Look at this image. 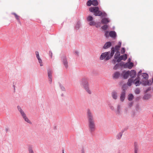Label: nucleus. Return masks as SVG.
Segmentation results:
<instances>
[{
	"mask_svg": "<svg viewBox=\"0 0 153 153\" xmlns=\"http://www.w3.org/2000/svg\"><path fill=\"white\" fill-rule=\"evenodd\" d=\"M120 112V106L119 105H117V110L116 111V113L117 114H119Z\"/></svg>",
	"mask_w": 153,
	"mask_h": 153,
	"instance_id": "aec40b11",
	"label": "nucleus"
},
{
	"mask_svg": "<svg viewBox=\"0 0 153 153\" xmlns=\"http://www.w3.org/2000/svg\"><path fill=\"white\" fill-rule=\"evenodd\" d=\"M93 19V18L91 16H88L87 18V19L88 21H92Z\"/></svg>",
	"mask_w": 153,
	"mask_h": 153,
	"instance_id": "c85d7f7f",
	"label": "nucleus"
},
{
	"mask_svg": "<svg viewBox=\"0 0 153 153\" xmlns=\"http://www.w3.org/2000/svg\"><path fill=\"white\" fill-rule=\"evenodd\" d=\"M108 28V26L106 25H104L102 27V29L104 30H105L107 29Z\"/></svg>",
	"mask_w": 153,
	"mask_h": 153,
	"instance_id": "473e14b6",
	"label": "nucleus"
},
{
	"mask_svg": "<svg viewBox=\"0 0 153 153\" xmlns=\"http://www.w3.org/2000/svg\"><path fill=\"white\" fill-rule=\"evenodd\" d=\"M133 80L132 79H130L128 80V82H127V84L129 86H130L131 85L132 83L133 82Z\"/></svg>",
	"mask_w": 153,
	"mask_h": 153,
	"instance_id": "4be33fe9",
	"label": "nucleus"
},
{
	"mask_svg": "<svg viewBox=\"0 0 153 153\" xmlns=\"http://www.w3.org/2000/svg\"><path fill=\"white\" fill-rule=\"evenodd\" d=\"M81 84L84 87L86 91L88 93L90 94H91V92L89 88L88 82L86 79H82L81 81Z\"/></svg>",
	"mask_w": 153,
	"mask_h": 153,
	"instance_id": "20e7f679",
	"label": "nucleus"
},
{
	"mask_svg": "<svg viewBox=\"0 0 153 153\" xmlns=\"http://www.w3.org/2000/svg\"><path fill=\"white\" fill-rule=\"evenodd\" d=\"M111 46V43L110 42H107L104 45L103 48L104 49H107Z\"/></svg>",
	"mask_w": 153,
	"mask_h": 153,
	"instance_id": "9b49d317",
	"label": "nucleus"
},
{
	"mask_svg": "<svg viewBox=\"0 0 153 153\" xmlns=\"http://www.w3.org/2000/svg\"><path fill=\"white\" fill-rule=\"evenodd\" d=\"M125 98V92L123 91L121 93L120 96V100L121 101L123 102Z\"/></svg>",
	"mask_w": 153,
	"mask_h": 153,
	"instance_id": "0eeeda50",
	"label": "nucleus"
},
{
	"mask_svg": "<svg viewBox=\"0 0 153 153\" xmlns=\"http://www.w3.org/2000/svg\"><path fill=\"white\" fill-rule=\"evenodd\" d=\"M129 74L131 77L132 78L136 76V72L135 71L131 70Z\"/></svg>",
	"mask_w": 153,
	"mask_h": 153,
	"instance_id": "6e6552de",
	"label": "nucleus"
},
{
	"mask_svg": "<svg viewBox=\"0 0 153 153\" xmlns=\"http://www.w3.org/2000/svg\"><path fill=\"white\" fill-rule=\"evenodd\" d=\"M125 50L124 48H123L121 50V53H125Z\"/></svg>",
	"mask_w": 153,
	"mask_h": 153,
	"instance_id": "37998d69",
	"label": "nucleus"
},
{
	"mask_svg": "<svg viewBox=\"0 0 153 153\" xmlns=\"http://www.w3.org/2000/svg\"><path fill=\"white\" fill-rule=\"evenodd\" d=\"M128 63H126L124 65V67L125 68H128Z\"/></svg>",
	"mask_w": 153,
	"mask_h": 153,
	"instance_id": "79ce46f5",
	"label": "nucleus"
},
{
	"mask_svg": "<svg viewBox=\"0 0 153 153\" xmlns=\"http://www.w3.org/2000/svg\"><path fill=\"white\" fill-rule=\"evenodd\" d=\"M109 22V21L108 20V19L106 18H103L101 20V22L103 24H106Z\"/></svg>",
	"mask_w": 153,
	"mask_h": 153,
	"instance_id": "4468645a",
	"label": "nucleus"
},
{
	"mask_svg": "<svg viewBox=\"0 0 153 153\" xmlns=\"http://www.w3.org/2000/svg\"><path fill=\"white\" fill-rule=\"evenodd\" d=\"M92 5L94 6H97L98 5V2L97 0H93L92 1Z\"/></svg>",
	"mask_w": 153,
	"mask_h": 153,
	"instance_id": "a211bd4d",
	"label": "nucleus"
},
{
	"mask_svg": "<svg viewBox=\"0 0 153 153\" xmlns=\"http://www.w3.org/2000/svg\"><path fill=\"white\" fill-rule=\"evenodd\" d=\"M108 105L109 107L112 110H113L114 109V108L113 105H112L111 104H108Z\"/></svg>",
	"mask_w": 153,
	"mask_h": 153,
	"instance_id": "4c0bfd02",
	"label": "nucleus"
},
{
	"mask_svg": "<svg viewBox=\"0 0 153 153\" xmlns=\"http://www.w3.org/2000/svg\"><path fill=\"white\" fill-rule=\"evenodd\" d=\"M123 91H124L125 90L127 87V85L124 84L123 86Z\"/></svg>",
	"mask_w": 153,
	"mask_h": 153,
	"instance_id": "58836bf2",
	"label": "nucleus"
},
{
	"mask_svg": "<svg viewBox=\"0 0 153 153\" xmlns=\"http://www.w3.org/2000/svg\"><path fill=\"white\" fill-rule=\"evenodd\" d=\"M121 59H122V60H126L127 58V56L126 54H125L123 55L120 56Z\"/></svg>",
	"mask_w": 153,
	"mask_h": 153,
	"instance_id": "6ab92c4d",
	"label": "nucleus"
},
{
	"mask_svg": "<svg viewBox=\"0 0 153 153\" xmlns=\"http://www.w3.org/2000/svg\"><path fill=\"white\" fill-rule=\"evenodd\" d=\"M63 151H64V150H63V153H64V152H63Z\"/></svg>",
	"mask_w": 153,
	"mask_h": 153,
	"instance_id": "864d4df0",
	"label": "nucleus"
},
{
	"mask_svg": "<svg viewBox=\"0 0 153 153\" xmlns=\"http://www.w3.org/2000/svg\"><path fill=\"white\" fill-rule=\"evenodd\" d=\"M142 76L143 78L145 79H147L148 77V75L146 73H143L142 75Z\"/></svg>",
	"mask_w": 153,
	"mask_h": 153,
	"instance_id": "a878e982",
	"label": "nucleus"
},
{
	"mask_svg": "<svg viewBox=\"0 0 153 153\" xmlns=\"http://www.w3.org/2000/svg\"><path fill=\"white\" fill-rule=\"evenodd\" d=\"M35 53L36 56V57L38 59H40L39 54V52L38 51H36L35 52Z\"/></svg>",
	"mask_w": 153,
	"mask_h": 153,
	"instance_id": "72a5a7b5",
	"label": "nucleus"
},
{
	"mask_svg": "<svg viewBox=\"0 0 153 153\" xmlns=\"http://www.w3.org/2000/svg\"><path fill=\"white\" fill-rule=\"evenodd\" d=\"M134 82L136 86H139L141 82L140 83L139 80L138 79H136L134 81Z\"/></svg>",
	"mask_w": 153,
	"mask_h": 153,
	"instance_id": "412c9836",
	"label": "nucleus"
},
{
	"mask_svg": "<svg viewBox=\"0 0 153 153\" xmlns=\"http://www.w3.org/2000/svg\"><path fill=\"white\" fill-rule=\"evenodd\" d=\"M114 50H113L112 51H111L110 55H109L110 52H107L102 53L100 57V59L102 60L105 59L106 60H109L113 56L114 54Z\"/></svg>",
	"mask_w": 153,
	"mask_h": 153,
	"instance_id": "f03ea898",
	"label": "nucleus"
},
{
	"mask_svg": "<svg viewBox=\"0 0 153 153\" xmlns=\"http://www.w3.org/2000/svg\"><path fill=\"white\" fill-rule=\"evenodd\" d=\"M6 131H7L8 130V129L7 128H6Z\"/></svg>",
	"mask_w": 153,
	"mask_h": 153,
	"instance_id": "3c124183",
	"label": "nucleus"
},
{
	"mask_svg": "<svg viewBox=\"0 0 153 153\" xmlns=\"http://www.w3.org/2000/svg\"><path fill=\"white\" fill-rule=\"evenodd\" d=\"M134 96L132 94H130L128 95V100L129 101L132 100L133 99Z\"/></svg>",
	"mask_w": 153,
	"mask_h": 153,
	"instance_id": "5701e85b",
	"label": "nucleus"
},
{
	"mask_svg": "<svg viewBox=\"0 0 153 153\" xmlns=\"http://www.w3.org/2000/svg\"><path fill=\"white\" fill-rule=\"evenodd\" d=\"M63 63H64V65H65V67L66 68H67L68 67V62L66 60V58L64 56L62 58V59Z\"/></svg>",
	"mask_w": 153,
	"mask_h": 153,
	"instance_id": "f8f14e48",
	"label": "nucleus"
},
{
	"mask_svg": "<svg viewBox=\"0 0 153 153\" xmlns=\"http://www.w3.org/2000/svg\"><path fill=\"white\" fill-rule=\"evenodd\" d=\"M12 14L15 16V18L18 21H19V16L18 15L15 13H12Z\"/></svg>",
	"mask_w": 153,
	"mask_h": 153,
	"instance_id": "bb28decb",
	"label": "nucleus"
},
{
	"mask_svg": "<svg viewBox=\"0 0 153 153\" xmlns=\"http://www.w3.org/2000/svg\"><path fill=\"white\" fill-rule=\"evenodd\" d=\"M118 66V65H116L114 67V69H116V67H117V66Z\"/></svg>",
	"mask_w": 153,
	"mask_h": 153,
	"instance_id": "09e8293b",
	"label": "nucleus"
},
{
	"mask_svg": "<svg viewBox=\"0 0 153 153\" xmlns=\"http://www.w3.org/2000/svg\"><path fill=\"white\" fill-rule=\"evenodd\" d=\"M133 66V63L132 62H130V63H128V68L129 69H131L132 68Z\"/></svg>",
	"mask_w": 153,
	"mask_h": 153,
	"instance_id": "cd10ccee",
	"label": "nucleus"
},
{
	"mask_svg": "<svg viewBox=\"0 0 153 153\" xmlns=\"http://www.w3.org/2000/svg\"><path fill=\"white\" fill-rule=\"evenodd\" d=\"M130 73L129 71H124L123 73V77L124 78L126 79L128 77Z\"/></svg>",
	"mask_w": 153,
	"mask_h": 153,
	"instance_id": "9d476101",
	"label": "nucleus"
},
{
	"mask_svg": "<svg viewBox=\"0 0 153 153\" xmlns=\"http://www.w3.org/2000/svg\"><path fill=\"white\" fill-rule=\"evenodd\" d=\"M140 90L138 88H137L136 89L135 91V93L136 94H138L140 93Z\"/></svg>",
	"mask_w": 153,
	"mask_h": 153,
	"instance_id": "2f4dec72",
	"label": "nucleus"
},
{
	"mask_svg": "<svg viewBox=\"0 0 153 153\" xmlns=\"http://www.w3.org/2000/svg\"><path fill=\"white\" fill-rule=\"evenodd\" d=\"M122 59H121L120 56L117 60V62H120L122 60Z\"/></svg>",
	"mask_w": 153,
	"mask_h": 153,
	"instance_id": "ea45409f",
	"label": "nucleus"
},
{
	"mask_svg": "<svg viewBox=\"0 0 153 153\" xmlns=\"http://www.w3.org/2000/svg\"><path fill=\"white\" fill-rule=\"evenodd\" d=\"M52 72L51 70L48 71V75L49 77V80L51 82H52Z\"/></svg>",
	"mask_w": 153,
	"mask_h": 153,
	"instance_id": "ddd939ff",
	"label": "nucleus"
},
{
	"mask_svg": "<svg viewBox=\"0 0 153 153\" xmlns=\"http://www.w3.org/2000/svg\"><path fill=\"white\" fill-rule=\"evenodd\" d=\"M95 22L94 21H91L89 23V25L91 26L94 25H95Z\"/></svg>",
	"mask_w": 153,
	"mask_h": 153,
	"instance_id": "e433bc0d",
	"label": "nucleus"
},
{
	"mask_svg": "<svg viewBox=\"0 0 153 153\" xmlns=\"http://www.w3.org/2000/svg\"><path fill=\"white\" fill-rule=\"evenodd\" d=\"M138 150V149L136 147L135 149L134 153H137V151Z\"/></svg>",
	"mask_w": 153,
	"mask_h": 153,
	"instance_id": "c03bdc74",
	"label": "nucleus"
},
{
	"mask_svg": "<svg viewBox=\"0 0 153 153\" xmlns=\"http://www.w3.org/2000/svg\"><path fill=\"white\" fill-rule=\"evenodd\" d=\"M120 45H116L115 47V48L112 47L111 48V51H112V50H113L112 49H113L114 50V53L115 52H117V51H119L120 48V47L121 43L120 42Z\"/></svg>",
	"mask_w": 153,
	"mask_h": 153,
	"instance_id": "423d86ee",
	"label": "nucleus"
},
{
	"mask_svg": "<svg viewBox=\"0 0 153 153\" xmlns=\"http://www.w3.org/2000/svg\"><path fill=\"white\" fill-rule=\"evenodd\" d=\"M128 61H130V59H128Z\"/></svg>",
	"mask_w": 153,
	"mask_h": 153,
	"instance_id": "8fccbe9b",
	"label": "nucleus"
},
{
	"mask_svg": "<svg viewBox=\"0 0 153 153\" xmlns=\"http://www.w3.org/2000/svg\"><path fill=\"white\" fill-rule=\"evenodd\" d=\"M151 89V88H148L146 91V92H147L148 91H149Z\"/></svg>",
	"mask_w": 153,
	"mask_h": 153,
	"instance_id": "a18cd8bd",
	"label": "nucleus"
},
{
	"mask_svg": "<svg viewBox=\"0 0 153 153\" xmlns=\"http://www.w3.org/2000/svg\"><path fill=\"white\" fill-rule=\"evenodd\" d=\"M142 72V71L140 70L138 74V76H139L140 75V74Z\"/></svg>",
	"mask_w": 153,
	"mask_h": 153,
	"instance_id": "49530a36",
	"label": "nucleus"
},
{
	"mask_svg": "<svg viewBox=\"0 0 153 153\" xmlns=\"http://www.w3.org/2000/svg\"><path fill=\"white\" fill-rule=\"evenodd\" d=\"M89 10L90 12L94 13L95 16H100L105 14V13H103L99 10V8L98 7H91L89 8Z\"/></svg>",
	"mask_w": 153,
	"mask_h": 153,
	"instance_id": "7ed1b4c3",
	"label": "nucleus"
},
{
	"mask_svg": "<svg viewBox=\"0 0 153 153\" xmlns=\"http://www.w3.org/2000/svg\"><path fill=\"white\" fill-rule=\"evenodd\" d=\"M111 96L113 99L116 100L117 98V93L115 91H113L111 93Z\"/></svg>",
	"mask_w": 153,
	"mask_h": 153,
	"instance_id": "1a4fd4ad",
	"label": "nucleus"
},
{
	"mask_svg": "<svg viewBox=\"0 0 153 153\" xmlns=\"http://www.w3.org/2000/svg\"><path fill=\"white\" fill-rule=\"evenodd\" d=\"M17 108L18 110L21 113V114L22 115L23 118L24 119L25 121L29 123H31L30 121L29 120V119L26 117L25 114L24 113V112L22 110L21 107L18 106H17Z\"/></svg>",
	"mask_w": 153,
	"mask_h": 153,
	"instance_id": "39448f33",
	"label": "nucleus"
},
{
	"mask_svg": "<svg viewBox=\"0 0 153 153\" xmlns=\"http://www.w3.org/2000/svg\"><path fill=\"white\" fill-rule=\"evenodd\" d=\"M132 105H133V103L132 102H131L129 104V106L130 107H131Z\"/></svg>",
	"mask_w": 153,
	"mask_h": 153,
	"instance_id": "de8ad7c7",
	"label": "nucleus"
},
{
	"mask_svg": "<svg viewBox=\"0 0 153 153\" xmlns=\"http://www.w3.org/2000/svg\"><path fill=\"white\" fill-rule=\"evenodd\" d=\"M152 82L151 81H147L143 82V84L145 85H150L152 84Z\"/></svg>",
	"mask_w": 153,
	"mask_h": 153,
	"instance_id": "f3484780",
	"label": "nucleus"
},
{
	"mask_svg": "<svg viewBox=\"0 0 153 153\" xmlns=\"http://www.w3.org/2000/svg\"><path fill=\"white\" fill-rule=\"evenodd\" d=\"M122 135V134L121 133H119L117 136V138L118 139H120Z\"/></svg>",
	"mask_w": 153,
	"mask_h": 153,
	"instance_id": "7c9ffc66",
	"label": "nucleus"
},
{
	"mask_svg": "<svg viewBox=\"0 0 153 153\" xmlns=\"http://www.w3.org/2000/svg\"><path fill=\"white\" fill-rule=\"evenodd\" d=\"M105 35L107 37H109V33L108 31H106L105 32Z\"/></svg>",
	"mask_w": 153,
	"mask_h": 153,
	"instance_id": "c9c22d12",
	"label": "nucleus"
},
{
	"mask_svg": "<svg viewBox=\"0 0 153 153\" xmlns=\"http://www.w3.org/2000/svg\"><path fill=\"white\" fill-rule=\"evenodd\" d=\"M120 76V74L118 72H115L113 76V78L115 79L118 78Z\"/></svg>",
	"mask_w": 153,
	"mask_h": 153,
	"instance_id": "2eb2a0df",
	"label": "nucleus"
},
{
	"mask_svg": "<svg viewBox=\"0 0 153 153\" xmlns=\"http://www.w3.org/2000/svg\"><path fill=\"white\" fill-rule=\"evenodd\" d=\"M116 53L115 54L114 57L115 59H117L119 56L120 55V52L119 51H117V52H116Z\"/></svg>",
	"mask_w": 153,
	"mask_h": 153,
	"instance_id": "b1692460",
	"label": "nucleus"
},
{
	"mask_svg": "<svg viewBox=\"0 0 153 153\" xmlns=\"http://www.w3.org/2000/svg\"><path fill=\"white\" fill-rule=\"evenodd\" d=\"M109 36L113 38L115 37L116 36V33L113 31H111L109 33Z\"/></svg>",
	"mask_w": 153,
	"mask_h": 153,
	"instance_id": "dca6fc26",
	"label": "nucleus"
},
{
	"mask_svg": "<svg viewBox=\"0 0 153 153\" xmlns=\"http://www.w3.org/2000/svg\"><path fill=\"white\" fill-rule=\"evenodd\" d=\"M87 113L88 122V127L90 131L92 132L94 131L95 129L94 122L91 113L89 109H88Z\"/></svg>",
	"mask_w": 153,
	"mask_h": 153,
	"instance_id": "f257e3e1",
	"label": "nucleus"
},
{
	"mask_svg": "<svg viewBox=\"0 0 153 153\" xmlns=\"http://www.w3.org/2000/svg\"><path fill=\"white\" fill-rule=\"evenodd\" d=\"M29 153H34L33 148L31 146H29L28 148Z\"/></svg>",
	"mask_w": 153,
	"mask_h": 153,
	"instance_id": "393cba45",
	"label": "nucleus"
},
{
	"mask_svg": "<svg viewBox=\"0 0 153 153\" xmlns=\"http://www.w3.org/2000/svg\"><path fill=\"white\" fill-rule=\"evenodd\" d=\"M60 88L61 89H62V91H65V89L64 87L62 85H60Z\"/></svg>",
	"mask_w": 153,
	"mask_h": 153,
	"instance_id": "a19ab883",
	"label": "nucleus"
},
{
	"mask_svg": "<svg viewBox=\"0 0 153 153\" xmlns=\"http://www.w3.org/2000/svg\"><path fill=\"white\" fill-rule=\"evenodd\" d=\"M39 62L40 63V66H42L43 65V64H42V59H38Z\"/></svg>",
	"mask_w": 153,
	"mask_h": 153,
	"instance_id": "f704fd0d",
	"label": "nucleus"
},
{
	"mask_svg": "<svg viewBox=\"0 0 153 153\" xmlns=\"http://www.w3.org/2000/svg\"><path fill=\"white\" fill-rule=\"evenodd\" d=\"M92 4V1L91 0H88L87 3V5L88 6H90Z\"/></svg>",
	"mask_w": 153,
	"mask_h": 153,
	"instance_id": "c756f323",
	"label": "nucleus"
},
{
	"mask_svg": "<svg viewBox=\"0 0 153 153\" xmlns=\"http://www.w3.org/2000/svg\"><path fill=\"white\" fill-rule=\"evenodd\" d=\"M146 96H145V99H146Z\"/></svg>",
	"mask_w": 153,
	"mask_h": 153,
	"instance_id": "603ef678",
	"label": "nucleus"
}]
</instances>
